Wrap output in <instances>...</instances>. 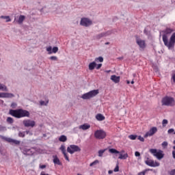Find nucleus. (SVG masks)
<instances>
[{
	"mask_svg": "<svg viewBox=\"0 0 175 175\" xmlns=\"http://www.w3.org/2000/svg\"><path fill=\"white\" fill-rule=\"evenodd\" d=\"M172 32H173V29L169 27H167L165 30L162 31L163 33H165L163 35V42L165 46H166V47H167L169 50H170V49H174L175 44V33H173L171 36L170 38V42H168L167 40V35H170V33H172Z\"/></svg>",
	"mask_w": 175,
	"mask_h": 175,
	"instance_id": "f257e3e1",
	"label": "nucleus"
},
{
	"mask_svg": "<svg viewBox=\"0 0 175 175\" xmlns=\"http://www.w3.org/2000/svg\"><path fill=\"white\" fill-rule=\"evenodd\" d=\"M9 114L15 118H29V116H31L29 111L23 109H10Z\"/></svg>",
	"mask_w": 175,
	"mask_h": 175,
	"instance_id": "f03ea898",
	"label": "nucleus"
},
{
	"mask_svg": "<svg viewBox=\"0 0 175 175\" xmlns=\"http://www.w3.org/2000/svg\"><path fill=\"white\" fill-rule=\"evenodd\" d=\"M162 106H170V107H174L175 106L174 98L169 96H165L161 99Z\"/></svg>",
	"mask_w": 175,
	"mask_h": 175,
	"instance_id": "7ed1b4c3",
	"label": "nucleus"
},
{
	"mask_svg": "<svg viewBox=\"0 0 175 175\" xmlns=\"http://www.w3.org/2000/svg\"><path fill=\"white\" fill-rule=\"evenodd\" d=\"M99 94V90H91L90 92L88 93L83 94L81 98L84 100L87 99H91V98H94V96H96Z\"/></svg>",
	"mask_w": 175,
	"mask_h": 175,
	"instance_id": "20e7f679",
	"label": "nucleus"
},
{
	"mask_svg": "<svg viewBox=\"0 0 175 175\" xmlns=\"http://www.w3.org/2000/svg\"><path fill=\"white\" fill-rule=\"evenodd\" d=\"M149 152L152 154L154 157L157 158L159 160H161L165 157V154H163V151L161 150H157L151 148L149 150Z\"/></svg>",
	"mask_w": 175,
	"mask_h": 175,
	"instance_id": "39448f33",
	"label": "nucleus"
},
{
	"mask_svg": "<svg viewBox=\"0 0 175 175\" xmlns=\"http://www.w3.org/2000/svg\"><path fill=\"white\" fill-rule=\"evenodd\" d=\"M80 151H81V148L77 145H70L67 148V152H69L71 155L75 154V152H80Z\"/></svg>",
	"mask_w": 175,
	"mask_h": 175,
	"instance_id": "423d86ee",
	"label": "nucleus"
},
{
	"mask_svg": "<svg viewBox=\"0 0 175 175\" xmlns=\"http://www.w3.org/2000/svg\"><path fill=\"white\" fill-rule=\"evenodd\" d=\"M21 151L24 155H33L35 154V148L24 147L21 148Z\"/></svg>",
	"mask_w": 175,
	"mask_h": 175,
	"instance_id": "0eeeda50",
	"label": "nucleus"
},
{
	"mask_svg": "<svg viewBox=\"0 0 175 175\" xmlns=\"http://www.w3.org/2000/svg\"><path fill=\"white\" fill-rule=\"evenodd\" d=\"M80 25L82 27H90L92 25V21L88 18H81L80 21Z\"/></svg>",
	"mask_w": 175,
	"mask_h": 175,
	"instance_id": "6e6552de",
	"label": "nucleus"
},
{
	"mask_svg": "<svg viewBox=\"0 0 175 175\" xmlns=\"http://www.w3.org/2000/svg\"><path fill=\"white\" fill-rule=\"evenodd\" d=\"M94 137L98 139H105L106 137V133L103 130H97L94 133Z\"/></svg>",
	"mask_w": 175,
	"mask_h": 175,
	"instance_id": "1a4fd4ad",
	"label": "nucleus"
},
{
	"mask_svg": "<svg viewBox=\"0 0 175 175\" xmlns=\"http://www.w3.org/2000/svg\"><path fill=\"white\" fill-rule=\"evenodd\" d=\"M147 159L148 160L145 161V163L150 167H158V166L161 165L159 162L154 161V160L150 159L148 157L147 158Z\"/></svg>",
	"mask_w": 175,
	"mask_h": 175,
	"instance_id": "9d476101",
	"label": "nucleus"
},
{
	"mask_svg": "<svg viewBox=\"0 0 175 175\" xmlns=\"http://www.w3.org/2000/svg\"><path fill=\"white\" fill-rule=\"evenodd\" d=\"M23 124L24 126H25V128H29V126L31 128H33V126H35L36 122L33 120L27 119V120H24L23 121Z\"/></svg>",
	"mask_w": 175,
	"mask_h": 175,
	"instance_id": "9b49d317",
	"label": "nucleus"
},
{
	"mask_svg": "<svg viewBox=\"0 0 175 175\" xmlns=\"http://www.w3.org/2000/svg\"><path fill=\"white\" fill-rule=\"evenodd\" d=\"M157 132H158V129L156 126H153L150 129V131L146 132L144 137L147 138L148 136H153V135H155Z\"/></svg>",
	"mask_w": 175,
	"mask_h": 175,
	"instance_id": "f8f14e48",
	"label": "nucleus"
},
{
	"mask_svg": "<svg viewBox=\"0 0 175 175\" xmlns=\"http://www.w3.org/2000/svg\"><path fill=\"white\" fill-rule=\"evenodd\" d=\"M136 43L138 44L139 49L144 50L146 47V40L139 38H136Z\"/></svg>",
	"mask_w": 175,
	"mask_h": 175,
	"instance_id": "ddd939ff",
	"label": "nucleus"
},
{
	"mask_svg": "<svg viewBox=\"0 0 175 175\" xmlns=\"http://www.w3.org/2000/svg\"><path fill=\"white\" fill-rule=\"evenodd\" d=\"M59 150H61L65 159L69 162V157H68V154L66 153V149L64 145H62L59 148Z\"/></svg>",
	"mask_w": 175,
	"mask_h": 175,
	"instance_id": "4468645a",
	"label": "nucleus"
},
{
	"mask_svg": "<svg viewBox=\"0 0 175 175\" xmlns=\"http://www.w3.org/2000/svg\"><path fill=\"white\" fill-rule=\"evenodd\" d=\"M0 98H14V94L12 93L1 92Z\"/></svg>",
	"mask_w": 175,
	"mask_h": 175,
	"instance_id": "2eb2a0df",
	"label": "nucleus"
},
{
	"mask_svg": "<svg viewBox=\"0 0 175 175\" xmlns=\"http://www.w3.org/2000/svg\"><path fill=\"white\" fill-rule=\"evenodd\" d=\"M53 163L55 165H59V166H61V165H62V163H61V161H59V159L58 158V157H57V155H53Z\"/></svg>",
	"mask_w": 175,
	"mask_h": 175,
	"instance_id": "dca6fc26",
	"label": "nucleus"
},
{
	"mask_svg": "<svg viewBox=\"0 0 175 175\" xmlns=\"http://www.w3.org/2000/svg\"><path fill=\"white\" fill-rule=\"evenodd\" d=\"M120 77H117V75H111V80L112 81H113V83H116V84L118 83V82L120 80Z\"/></svg>",
	"mask_w": 175,
	"mask_h": 175,
	"instance_id": "f3484780",
	"label": "nucleus"
},
{
	"mask_svg": "<svg viewBox=\"0 0 175 175\" xmlns=\"http://www.w3.org/2000/svg\"><path fill=\"white\" fill-rule=\"evenodd\" d=\"M96 119L97 121H105V116H103L102 113H98L96 115Z\"/></svg>",
	"mask_w": 175,
	"mask_h": 175,
	"instance_id": "a211bd4d",
	"label": "nucleus"
},
{
	"mask_svg": "<svg viewBox=\"0 0 175 175\" xmlns=\"http://www.w3.org/2000/svg\"><path fill=\"white\" fill-rule=\"evenodd\" d=\"M90 128H91V125L87 124L79 126V129H83V131H87V129H90Z\"/></svg>",
	"mask_w": 175,
	"mask_h": 175,
	"instance_id": "6ab92c4d",
	"label": "nucleus"
},
{
	"mask_svg": "<svg viewBox=\"0 0 175 175\" xmlns=\"http://www.w3.org/2000/svg\"><path fill=\"white\" fill-rule=\"evenodd\" d=\"M24 20H25V16L24 15H20L17 21H16L18 24H23V23H24Z\"/></svg>",
	"mask_w": 175,
	"mask_h": 175,
	"instance_id": "aec40b11",
	"label": "nucleus"
},
{
	"mask_svg": "<svg viewBox=\"0 0 175 175\" xmlns=\"http://www.w3.org/2000/svg\"><path fill=\"white\" fill-rule=\"evenodd\" d=\"M89 70H94L95 68H96V62H92L90 64H89Z\"/></svg>",
	"mask_w": 175,
	"mask_h": 175,
	"instance_id": "412c9836",
	"label": "nucleus"
},
{
	"mask_svg": "<svg viewBox=\"0 0 175 175\" xmlns=\"http://www.w3.org/2000/svg\"><path fill=\"white\" fill-rule=\"evenodd\" d=\"M68 140V137L66 135H61L59 137V142H62V143H65Z\"/></svg>",
	"mask_w": 175,
	"mask_h": 175,
	"instance_id": "4be33fe9",
	"label": "nucleus"
},
{
	"mask_svg": "<svg viewBox=\"0 0 175 175\" xmlns=\"http://www.w3.org/2000/svg\"><path fill=\"white\" fill-rule=\"evenodd\" d=\"M0 18H3V20H6V23H10L12 21V19L10 18V16H1Z\"/></svg>",
	"mask_w": 175,
	"mask_h": 175,
	"instance_id": "5701e85b",
	"label": "nucleus"
},
{
	"mask_svg": "<svg viewBox=\"0 0 175 175\" xmlns=\"http://www.w3.org/2000/svg\"><path fill=\"white\" fill-rule=\"evenodd\" d=\"M0 91H5L6 92H8V87H6V85L0 83Z\"/></svg>",
	"mask_w": 175,
	"mask_h": 175,
	"instance_id": "b1692460",
	"label": "nucleus"
},
{
	"mask_svg": "<svg viewBox=\"0 0 175 175\" xmlns=\"http://www.w3.org/2000/svg\"><path fill=\"white\" fill-rule=\"evenodd\" d=\"M102 38H105L104 32L100 33L98 34L97 36H96V39H97L98 40H99V39H102Z\"/></svg>",
	"mask_w": 175,
	"mask_h": 175,
	"instance_id": "393cba45",
	"label": "nucleus"
},
{
	"mask_svg": "<svg viewBox=\"0 0 175 175\" xmlns=\"http://www.w3.org/2000/svg\"><path fill=\"white\" fill-rule=\"evenodd\" d=\"M120 156L118 157L119 159H126L128 158V154L126 153L124 154H122L121 153H119Z\"/></svg>",
	"mask_w": 175,
	"mask_h": 175,
	"instance_id": "a878e982",
	"label": "nucleus"
},
{
	"mask_svg": "<svg viewBox=\"0 0 175 175\" xmlns=\"http://www.w3.org/2000/svg\"><path fill=\"white\" fill-rule=\"evenodd\" d=\"M109 152H111V154H120V151L117 150L115 148H110Z\"/></svg>",
	"mask_w": 175,
	"mask_h": 175,
	"instance_id": "bb28decb",
	"label": "nucleus"
},
{
	"mask_svg": "<svg viewBox=\"0 0 175 175\" xmlns=\"http://www.w3.org/2000/svg\"><path fill=\"white\" fill-rule=\"evenodd\" d=\"M40 106H47V105H49V100H46V102H44L43 100H40Z\"/></svg>",
	"mask_w": 175,
	"mask_h": 175,
	"instance_id": "cd10ccee",
	"label": "nucleus"
},
{
	"mask_svg": "<svg viewBox=\"0 0 175 175\" xmlns=\"http://www.w3.org/2000/svg\"><path fill=\"white\" fill-rule=\"evenodd\" d=\"M150 172H152V169L145 170H144V171L139 172V173L138 174V175H146V172H150Z\"/></svg>",
	"mask_w": 175,
	"mask_h": 175,
	"instance_id": "c85d7f7f",
	"label": "nucleus"
},
{
	"mask_svg": "<svg viewBox=\"0 0 175 175\" xmlns=\"http://www.w3.org/2000/svg\"><path fill=\"white\" fill-rule=\"evenodd\" d=\"M113 33V31L111 30H109L107 31L104 32V36L106 38L107 36H110Z\"/></svg>",
	"mask_w": 175,
	"mask_h": 175,
	"instance_id": "c756f323",
	"label": "nucleus"
},
{
	"mask_svg": "<svg viewBox=\"0 0 175 175\" xmlns=\"http://www.w3.org/2000/svg\"><path fill=\"white\" fill-rule=\"evenodd\" d=\"M129 139L131 140H136L137 139V135H129Z\"/></svg>",
	"mask_w": 175,
	"mask_h": 175,
	"instance_id": "7c9ffc66",
	"label": "nucleus"
},
{
	"mask_svg": "<svg viewBox=\"0 0 175 175\" xmlns=\"http://www.w3.org/2000/svg\"><path fill=\"white\" fill-rule=\"evenodd\" d=\"M7 122H8L9 124H13V122H14V120H13V118L8 117L7 118Z\"/></svg>",
	"mask_w": 175,
	"mask_h": 175,
	"instance_id": "2f4dec72",
	"label": "nucleus"
},
{
	"mask_svg": "<svg viewBox=\"0 0 175 175\" xmlns=\"http://www.w3.org/2000/svg\"><path fill=\"white\" fill-rule=\"evenodd\" d=\"M98 163H99V160H95L94 161H93L90 164V167L95 166V165H98Z\"/></svg>",
	"mask_w": 175,
	"mask_h": 175,
	"instance_id": "473e14b6",
	"label": "nucleus"
},
{
	"mask_svg": "<svg viewBox=\"0 0 175 175\" xmlns=\"http://www.w3.org/2000/svg\"><path fill=\"white\" fill-rule=\"evenodd\" d=\"M105 151H106V149L100 150L98 151V157H103V154L105 153Z\"/></svg>",
	"mask_w": 175,
	"mask_h": 175,
	"instance_id": "72a5a7b5",
	"label": "nucleus"
},
{
	"mask_svg": "<svg viewBox=\"0 0 175 175\" xmlns=\"http://www.w3.org/2000/svg\"><path fill=\"white\" fill-rule=\"evenodd\" d=\"M54 53L55 54L56 53H58V46H54L53 49H52V53Z\"/></svg>",
	"mask_w": 175,
	"mask_h": 175,
	"instance_id": "f704fd0d",
	"label": "nucleus"
},
{
	"mask_svg": "<svg viewBox=\"0 0 175 175\" xmlns=\"http://www.w3.org/2000/svg\"><path fill=\"white\" fill-rule=\"evenodd\" d=\"M46 51L49 52V54H53V47L49 46L46 48Z\"/></svg>",
	"mask_w": 175,
	"mask_h": 175,
	"instance_id": "c9c22d12",
	"label": "nucleus"
},
{
	"mask_svg": "<svg viewBox=\"0 0 175 175\" xmlns=\"http://www.w3.org/2000/svg\"><path fill=\"white\" fill-rule=\"evenodd\" d=\"M49 59H51V61H58V57L57 56H51Z\"/></svg>",
	"mask_w": 175,
	"mask_h": 175,
	"instance_id": "e433bc0d",
	"label": "nucleus"
},
{
	"mask_svg": "<svg viewBox=\"0 0 175 175\" xmlns=\"http://www.w3.org/2000/svg\"><path fill=\"white\" fill-rule=\"evenodd\" d=\"M18 136L19 137H25V132L19 131Z\"/></svg>",
	"mask_w": 175,
	"mask_h": 175,
	"instance_id": "4c0bfd02",
	"label": "nucleus"
},
{
	"mask_svg": "<svg viewBox=\"0 0 175 175\" xmlns=\"http://www.w3.org/2000/svg\"><path fill=\"white\" fill-rule=\"evenodd\" d=\"M95 61H99V62H103V57L102 56H100L98 57H96L95 59Z\"/></svg>",
	"mask_w": 175,
	"mask_h": 175,
	"instance_id": "58836bf2",
	"label": "nucleus"
},
{
	"mask_svg": "<svg viewBox=\"0 0 175 175\" xmlns=\"http://www.w3.org/2000/svg\"><path fill=\"white\" fill-rule=\"evenodd\" d=\"M3 139H5V140H6V142H8V143H12V142H13V139H12V138H7V137H3Z\"/></svg>",
	"mask_w": 175,
	"mask_h": 175,
	"instance_id": "ea45409f",
	"label": "nucleus"
},
{
	"mask_svg": "<svg viewBox=\"0 0 175 175\" xmlns=\"http://www.w3.org/2000/svg\"><path fill=\"white\" fill-rule=\"evenodd\" d=\"M113 172H120V167L118 166V163L116 165V167L114 168Z\"/></svg>",
	"mask_w": 175,
	"mask_h": 175,
	"instance_id": "a19ab883",
	"label": "nucleus"
},
{
	"mask_svg": "<svg viewBox=\"0 0 175 175\" xmlns=\"http://www.w3.org/2000/svg\"><path fill=\"white\" fill-rule=\"evenodd\" d=\"M167 122H168L167 120H166V119L163 120V122H162L163 126H166Z\"/></svg>",
	"mask_w": 175,
	"mask_h": 175,
	"instance_id": "79ce46f5",
	"label": "nucleus"
},
{
	"mask_svg": "<svg viewBox=\"0 0 175 175\" xmlns=\"http://www.w3.org/2000/svg\"><path fill=\"white\" fill-rule=\"evenodd\" d=\"M138 140H139L140 142H144V137H142V135H139L138 137H137Z\"/></svg>",
	"mask_w": 175,
	"mask_h": 175,
	"instance_id": "37998d69",
	"label": "nucleus"
},
{
	"mask_svg": "<svg viewBox=\"0 0 175 175\" xmlns=\"http://www.w3.org/2000/svg\"><path fill=\"white\" fill-rule=\"evenodd\" d=\"M11 107L12 109H16V107H17V104L16 103H12L11 104Z\"/></svg>",
	"mask_w": 175,
	"mask_h": 175,
	"instance_id": "c03bdc74",
	"label": "nucleus"
},
{
	"mask_svg": "<svg viewBox=\"0 0 175 175\" xmlns=\"http://www.w3.org/2000/svg\"><path fill=\"white\" fill-rule=\"evenodd\" d=\"M12 143H14V144L18 145V144H20V141L16 140V139H13L12 140Z\"/></svg>",
	"mask_w": 175,
	"mask_h": 175,
	"instance_id": "a18cd8bd",
	"label": "nucleus"
},
{
	"mask_svg": "<svg viewBox=\"0 0 175 175\" xmlns=\"http://www.w3.org/2000/svg\"><path fill=\"white\" fill-rule=\"evenodd\" d=\"M100 68H102V64H98V65L96 64V69H97V70L100 69Z\"/></svg>",
	"mask_w": 175,
	"mask_h": 175,
	"instance_id": "49530a36",
	"label": "nucleus"
},
{
	"mask_svg": "<svg viewBox=\"0 0 175 175\" xmlns=\"http://www.w3.org/2000/svg\"><path fill=\"white\" fill-rule=\"evenodd\" d=\"M162 147H167V142H163L161 144Z\"/></svg>",
	"mask_w": 175,
	"mask_h": 175,
	"instance_id": "de8ad7c7",
	"label": "nucleus"
},
{
	"mask_svg": "<svg viewBox=\"0 0 175 175\" xmlns=\"http://www.w3.org/2000/svg\"><path fill=\"white\" fill-rule=\"evenodd\" d=\"M170 175H175V169L172 170L170 172H169Z\"/></svg>",
	"mask_w": 175,
	"mask_h": 175,
	"instance_id": "09e8293b",
	"label": "nucleus"
},
{
	"mask_svg": "<svg viewBox=\"0 0 175 175\" xmlns=\"http://www.w3.org/2000/svg\"><path fill=\"white\" fill-rule=\"evenodd\" d=\"M6 129V127L2 126V125H0V132L2 131H5Z\"/></svg>",
	"mask_w": 175,
	"mask_h": 175,
	"instance_id": "8fccbe9b",
	"label": "nucleus"
},
{
	"mask_svg": "<svg viewBox=\"0 0 175 175\" xmlns=\"http://www.w3.org/2000/svg\"><path fill=\"white\" fill-rule=\"evenodd\" d=\"M167 132H168V133H173V132H174V129H170Z\"/></svg>",
	"mask_w": 175,
	"mask_h": 175,
	"instance_id": "3c124183",
	"label": "nucleus"
},
{
	"mask_svg": "<svg viewBox=\"0 0 175 175\" xmlns=\"http://www.w3.org/2000/svg\"><path fill=\"white\" fill-rule=\"evenodd\" d=\"M135 157H140V152L136 151V152H135Z\"/></svg>",
	"mask_w": 175,
	"mask_h": 175,
	"instance_id": "603ef678",
	"label": "nucleus"
},
{
	"mask_svg": "<svg viewBox=\"0 0 175 175\" xmlns=\"http://www.w3.org/2000/svg\"><path fill=\"white\" fill-rule=\"evenodd\" d=\"M45 167H46V165H40V169H45Z\"/></svg>",
	"mask_w": 175,
	"mask_h": 175,
	"instance_id": "864d4df0",
	"label": "nucleus"
},
{
	"mask_svg": "<svg viewBox=\"0 0 175 175\" xmlns=\"http://www.w3.org/2000/svg\"><path fill=\"white\" fill-rule=\"evenodd\" d=\"M172 157H173L174 159H175V150L172 151Z\"/></svg>",
	"mask_w": 175,
	"mask_h": 175,
	"instance_id": "5fc2aeb1",
	"label": "nucleus"
},
{
	"mask_svg": "<svg viewBox=\"0 0 175 175\" xmlns=\"http://www.w3.org/2000/svg\"><path fill=\"white\" fill-rule=\"evenodd\" d=\"M108 174H113V170H109Z\"/></svg>",
	"mask_w": 175,
	"mask_h": 175,
	"instance_id": "6e6d98bb",
	"label": "nucleus"
},
{
	"mask_svg": "<svg viewBox=\"0 0 175 175\" xmlns=\"http://www.w3.org/2000/svg\"><path fill=\"white\" fill-rule=\"evenodd\" d=\"M26 135H29V131H23Z\"/></svg>",
	"mask_w": 175,
	"mask_h": 175,
	"instance_id": "4d7b16f0",
	"label": "nucleus"
},
{
	"mask_svg": "<svg viewBox=\"0 0 175 175\" xmlns=\"http://www.w3.org/2000/svg\"><path fill=\"white\" fill-rule=\"evenodd\" d=\"M144 33L146 34V35H147L148 33L147 32V30L145 29H144Z\"/></svg>",
	"mask_w": 175,
	"mask_h": 175,
	"instance_id": "13d9d810",
	"label": "nucleus"
},
{
	"mask_svg": "<svg viewBox=\"0 0 175 175\" xmlns=\"http://www.w3.org/2000/svg\"><path fill=\"white\" fill-rule=\"evenodd\" d=\"M172 79H173V81H174V83H175V74L172 76Z\"/></svg>",
	"mask_w": 175,
	"mask_h": 175,
	"instance_id": "bf43d9fd",
	"label": "nucleus"
},
{
	"mask_svg": "<svg viewBox=\"0 0 175 175\" xmlns=\"http://www.w3.org/2000/svg\"><path fill=\"white\" fill-rule=\"evenodd\" d=\"M126 83H127V84H131V82H130L129 80H127V81H126Z\"/></svg>",
	"mask_w": 175,
	"mask_h": 175,
	"instance_id": "052dcab7",
	"label": "nucleus"
},
{
	"mask_svg": "<svg viewBox=\"0 0 175 175\" xmlns=\"http://www.w3.org/2000/svg\"><path fill=\"white\" fill-rule=\"evenodd\" d=\"M105 44L107 46V44H110V42H105Z\"/></svg>",
	"mask_w": 175,
	"mask_h": 175,
	"instance_id": "680f3d73",
	"label": "nucleus"
},
{
	"mask_svg": "<svg viewBox=\"0 0 175 175\" xmlns=\"http://www.w3.org/2000/svg\"><path fill=\"white\" fill-rule=\"evenodd\" d=\"M131 84H135V81L133 80V81H131Z\"/></svg>",
	"mask_w": 175,
	"mask_h": 175,
	"instance_id": "e2e57ef3",
	"label": "nucleus"
},
{
	"mask_svg": "<svg viewBox=\"0 0 175 175\" xmlns=\"http://www.w3.org/2000/svg\"><path fill=\"white\" fill-rule=\"evenodd\" d=\"M172 148H173V150H174V151H175V146H174Z\"/></svg>",
	"mask_w": 175,
	"mask_h": 175,
	"instance_id": "0e129e2a",
	"label": "nucleus"
},
{
	"mask_svg": "<svg viewBox=\"0 0 175 175\" xmlns=\"http://www.w3.org/2000/svg\"><path fill=\"white\" fill-rule=\"evenodd\" d=\"M173 144H175V140H174V142H173Z\"/></svg>",
	"mask_w": 175,
	"mask_h": 175,
	"instance_id": "69168bd1",
	"label": "nucleus"
},
{
	"mask_svg": "<svg viewBox=\"0 0 175 175\" xmlns=\"http://www.w3.org/2000/svg\"><path fill=\"white\" fill-rule=\"evenodd\" d=\"M119 59H122V57H119Z\"/></svg>",
	"mask_w": 175,
	"mask_h": 175,
	"instance_id": "338daca9",
	"label": "nucleus"
},
{
	"mask_svg": "<svg viewBox=\"0 0 175 175\" xmlns=\"http://www.w3.org/2000/svg\"><path fill=\"white\" fill-rule=\"evenodd\" d=\"M44 136H46V134H44Z\"/></svg>",
	"mask_w": 175,
	"mask_h": 175,
	"instance_id": "774afa93",
	"label": "nucleus"
}]
</instances>
